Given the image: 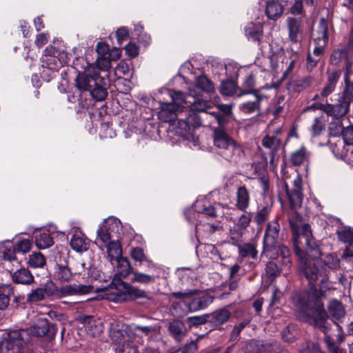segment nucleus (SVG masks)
Listing matches in <instances>:
<instances>
[{
	"mask_svg": "<svg viewBox=\"0 0 353 353\" xmlns=\"http://www.w3.org/2000/svg\"><path fill=\"white\" fill-rule=\"evenodd\" d=\"M285 191L287 195L291 213L288 219L292 233V243L296 255L299 259V270L301 274L308 281L307 290L296 293L292 301L294 305L301 311H312L313 319H319V314L313 305V296H316L323 306L321 300L320 292L316 288L314 282H319L321 291L325 292L332 288L329 281V270L334 271L340 268V259L334 254H330L319 261L321 255L319 246L314 239L310 226L303 222L302 216L296 212L301 206L303 195L302 193V180L297 176L293 181V187L290 189L285 183ZM324 309V307H323Z\"/></svg>",
	"mask_w": 353,
	"mask_h": 353,
	"instance_id": "obj_1",
	"label": "nucleus"
},
{
	"mask_svg": "<svg viewBox=\"0 0 353 353\" xmlns=\"http://www.w3.org/2000/svg\"><path fill=\"white\" fill-rule=\"evenodd\" d=\"M313 305L316 309L319 314V319H312V324L315 327H318L325 334V342L329 350L330 353H345V351L339 348L336 343H341L344 340V334L342 327L336 322L332 323L327 321V314L322 304L317 301L316 296H312Z\"/></svg>",
	"mask_w": 353,
	"mask_h": 353,
	"instance_id": "obj_2",
	"label": "nucleus"
},
{
	"mask_svg": "<svg viewBox=\"0 0 353 353\" xmlns=\"http://www.w3.org/2000/svg\"><path fill=\"white\" fill-rule=\"evenodd\" d=\"M114 291L110 293L108 299L116 303L143 299L141 303H147L153 301V297L146 291L123 281L121 278L114 275L110 283Z\"/></svg>",
	"mask_w": 353,
	"mask_h": 353,
	"instance_id": "obj_3",
	"label": "nucleus"
},
{
	"mask_svg": "<svg viewBox=\"0 0 353 353\" xmlns=\"http://www.w3.org/2000/svg\"><path fill=\"white\" fill-rule=\"evenodd\" d=\"M29 341L30 334L28 330H11L0 341V353H33Z\"/></svg>",
	"mask_w": 353,
	"mask_h": 353,
	"instance_id": "obj_4",
	"label": "nucleus"
},
{
	"mask_svg": "<svg viewBox=\"0 0 353 353\" xmlns=\"http://www.w3.org/2000/svg\"><path fill=\"white\" fill-rule=\"evenodd\" d=\"M170 95L172 102H160L159 118L163 122L171 123L176 119L181 107L187 102L185 99V93L182 92L171 90Z\"/></svg>",
	"mask_w": 353,
	"mask_h": 353,
	"instance_id": "obj_5",
	"label": "nucleus"
},
{
	"mask_svg": "<svg viewBox=\"0 0 353 353\" xmlns=\"http://www.w3.org/2000/svg\"><path fill=\"white\" fill-rule=\"evenodd\" d=\"M279 256L284 267L290 270L292 266V254L289 248L279 241H263V251L261 256L274 260Z\"/></svg>",
	"mask_w": 353,
	"mask_h": 353,
	"instance_id": "obj_6",
	"label": "nucleus"
},
{
	"mask_svg": "<svg viewBox=\"0 0 353 353\" xmlns=\"http://www.w3.org/2000/svg\"><path fill=\"white\" fill-rule=\"evenodd\" d=\"M122 230L120 220L114 216L105 219L97 230L96 243L106 245L111 239L118 238Z\"/></svg>",
	"mask_w": 353,
	"mask_h": 353,
	"instance_id": "obj_7",
	"label": "nucleus"
},
{
	"mask_svg": "<svg viewBox=\"0 0 353 353\" xmlns=\"http://www.w3.org/2000/svg\"><path fill=\"white\" fill-rule=\"evenodd\" d=\"M197 93L194 89H190L189 97H192L193 101H188V96L185 94V99H186V103H190V110L196 112H202L205 114V116L208 114L212 115L216 123L221 125L225 123V117L219 113V112L209 111L213 107V103L210 101L203 100L200 99H196L195 95Z\"/></svg>",
	"mask_w": 353,
	"mask_h": 353,
	"instance_id": "obj_8",
	"label": "nucleus"
},
{
	"mask_svg": "<svg viewBox=\"0 0 353 353\" xmlns=\"http://www.w3.org/2000/svg\"><path fill=\"white\" fill-rule=\"evenodd\" d=\"M185 216L188 221L193 223V219H196L201 216L207 219H212L217 216L216 208L205 199H198L193 205V208L185 212Z\"/></svg>",
	"mask_w": 353,
	"mask_h": 353,
	"instance_id": "obj_9",
	"label": "nucleus"
},
{
	"mask_svg": "<svg viewBox=\"0 0 353 353\" xmlns=\"http://www.w3.org/2000/svg\"><path fill=\"white\" fill-rule=\"evenodd\" d=\"M110 336L119 345L117 348V353H138L137 347L129 340L130 330L114 328L110 332Z\"/></svg>",
	"mask_w": 353,
	"mask_h": 353,
	"instance_id": "obj_10",
	"label": "nucleus"
},
{
	"mask_svg": "<svg viewBox=\"0 0 353 353\" xmlns=\"http://www.w3.org/2000/svg\"><path fill=\"white\" fill-rule=\"evenodd\" d=\"M58 294V288L50 280L45 283L41 288H37L28 294L27 301L37 303L43 300L46 297L54 296Z\"/></svg>",
	"mask_w": 353,
	"mask_h": 353,
	"instance_id": "obj_11",
	"label": "nucleus"
},
{
	"mask_svg": "<svg viewBox=\"0 0 353 353\" xmlns=\"http://www.w3.org/2000/svg\"><path fill=\"white\" fill-rule=\"evenodd\" d=\"M100 76L96 72L94 67L85 69V72L79 73L76 78V86L79 90L90 91L94 85L97 84V79Z\"/></svg>",
	"mask_w": 353,
	"mask_h": 353,
	"instance_id": "obj_12",
	"label": "nucleus"
},
{
	"mask_svg": "<svg viewBox=\"0 0 353 353\" xmlns=\"http://www.w3.org/2000/svg\"><path fill=\"white\" fill-rule=\"evenodd\" d=\"M203 118L191 110L184 119L181 118L178 121V128L181 130V134L185 135L190 133L191 130L198 128L203 124Z\"/></svg>",
	"mask_w": 353,
	"mask_h": 353,
	"instance_id": "obj_13",
	"label": "nucleus"
},
{
	"mask_svg": "<svg viewBox=\"0 0 353 353\" xmlns=\"http://www.w3.org/2000/svg\"><path fill=\"white\" fill-rule=\"evenodd\" d=\"M350 101L344 94H339L337 103L334 105L328 103L327 114L336 119L344 117L350 109Z\"/></svg>",
	"mask_w": 353,
	"mask_h": 353,
	"instance_id": "obj_14",
	"label": "nucleus"
},
{
	"mask_svg": "<svg viewBox=\"0 0 353 353\" xmlns=\"http://www.w3.org/2000/svg\"><path fill=\"white\" fill-rule=\"evenodd\" d=\"M288 37L290 41L297 45L299 37L303 33V17H289L286 19Z\"/></svg>",
	"mask_w": 353,
	"mask_h": 353,
	"instance_id": "obj_15",
	"label": "nucleus"
},
{
	"mask_svg": "<svg viewBox=\"0 0 353 353\" xmlns=\"http://www.w3.org/2000/svg\"><path fill=\"white\" fill-rule=\"evenodd\" d=\"M197 291L187 300L190 312H197L206 308L213 301V297L208 294H198Z\"/></svg>",
	"mask_w": 353,
	"mask_h": 353,
	"instance_id": "obj_16",
	"label": "nucleus"
},
{
	"mask_svg": "<svg viewBox=\"0 0 353 353\" xmlns=\"http://www.w3.org/2000/svg\"><path fill=\"white\" fill-rule=\"evenodd\" d=\"M58 331L55 323H50L46 319H40L32 328V332L37 336H43L46 334L50 338L54 337Z\"/></svg>",
	"mask_w": 353,
	"mask_h": 353,
	"instance_id": "obj_17",
	"label": "nucleus"
},
{
	"mask_svg": "<svg viewBox=\"0 0 353 353\" xmlns=\"http://www.w3.org/2000/svg\"><path fill=\"white\" fill-rule=\"evenodd\" d=\"M218 153L228 161H239L243 154L242 145L234 140Z\"/></svg>",
	"mask_w": 353,
	"mask_h": 353,
	"instance_id": "obj_18",
	"label": "nucleus"
},
{
	"mask_svg": "<svg viewBox=\"0 0 353 353\" xmlns=\"http://www.w3.org/2000/svg\"><path fill=\"white\" fill-rule=\"evenodd\" d=\"M0 258L5 262L12 263L16 268L20 263L16 257L14 245L10 241H4L0 243Z\"/></svg>",
	"mask_w": 353,
	"mask_h": 353,
	"instance_id": "obj_19",
	"label": "nucleus"
},
{
	"mask_svg": "<svg viewBox=\"0 0 353 353\" xmlns=\"http://www.w3.org/2000/svg\"><path fill=\"white\" fill-rule=\"evenodd\" d=\"M281 133V130L278 129L276 134H268L262 139V145L270 150V163H273L274 161L275 154L279 150L281 145V140L278 137V135Z\"/></svg>",
	"mask_w": 353,
	"mask_h": 353,
	"instance_id": "obj_20",
	"label": "nucleus"
},
{
	"mask_svg": "<svg viewBox=\"0 0 353 353\" xmlns=\"http://www.w3.org/2000/svg\"><path fill=\"white\" fill-rule=\"evenodd\" d=\"M231 312L226 308H221L208 314V323L213 329H220L230 318Z\"/></svg>",
	"mask_w": 353,
	"mask_h": 353,
	"instance_id": "obj_21",
	"label": "nucleus"
},
{
	"mask_svg": "<svg viewBox=\"0 0 353 353\" xmlns=\"http://www.w3.org/2000/svg\"><path fill=\"white\" fill-rule=\"evenodd\" d=\"M235 206L241 211L246 212L250 202V194L245 185L239 186L235 193Z\"/></svg>",
	"mask_w": 353,
	"mask_h": 353,
	"instance_id": "obj_22",
	"label": "nucleus"
},
{
	"mask_svg": "<svg viewBox=\"0 0 353 353\" xmlns=\"http://www.w3.org/2000/svg\"><path fill=\"white\" fill-rule=\"evenodd\" d=\"M213 141L214 146L217 148L218 152H220L231 143L234 139L220 125L214 129Z\"/></svg>",
	"mask_w": 353,
	"mask_h": 353,
	"instance_id": "obj_23",
	"label": "nucleus"
},
{
	"mask_svg": "<svg viewBox=\"0 0 353 353\" xmlns=\"http://www.w3.org/2000/svg\"><path fill=\"white\" fill-rule=\"evenodd\" d=\"M248 347L252 349V353H288L287 350H280L271 344L263 343L259 341H251Z\"/></svg>",
	"mask_w": 353,
	"mask_h": 353,
	"instance_id": "obj_24",
	"label": "nucleus"
},
{
	"mask_svg": "<svg viewBox=\"0 0 353 353\" xmlns=\"http://www.w3.org/2000/svg\"><path fill=\"white\" fill-rule=\"evenodd\" d=\"M283 6L279 0H268L265 5V14L269 19L276 21L283 13Z\"/></svg>",
	"mask_w": 353,
	"mask_h": 353,
	"instance_id": "obj_25",
	"label": "nucleus"
},
{
	"mask_svg": "<svg viewBox=\"0 0 353 353\" xmlns=\"http://www.w3.org/2000/svg\"><path fill=\"white\" fill-rule=\"evenodd\" d=\"M264 98L263 95L256 94H254L253 100L241 103L239 105V109L244 114H250L256 113V114H259L261 113L260 103Z\"/></svg>",
	"mask_w": 353,
	"mask_h": 353,
	"instance_id": "obj_26",
	"label": "nucleus"
},
{
	"mask_svg": "<svg viewBox=\"0 0 353 353\" xmlns=\"http://www.w3.org/2000/svg\"><path fill=\"white\" fill-rule=\"evenodd\" d=\"M107 85V79H105V77H99L97 79V84L94 85L90 91L93 99L99 101H103L108 95Z\"/></svg>",
	"mask_w": 353,
	"mask_h": 353,
	"instance_id": "obj_27",
	"label": "nucleus"
},
{
	"mask_svg": "<svg viewBox=\"0 0 353 353\" xmlns=\"http://www.w3.org/2000/svg\"><path fill=\"white\" fill-rule=\"evenodd\" d=\"M12 279L17 284L30 285L33 283L34 276L28 269L21 268L13 272Z\"/></svg>",
	"mask_w": 353,
	"mask_h": 353,
	"instance_id": "obj_28",
	"label": "nucleus"
},
{
	"mask_svg": "<svg viewBox=\"0 0 353 353\" xmlns=\"http://www.w3.org/2000/svg\"><path fill=\"white\" fill-rule=\"evenodd\" d=\"M280 230L279 217H276L268 223L263 241H279Z\"/></svg>",
	"mask_w": 353,
	"mask_h": 353,
	"instance_id": "obj_29",
	"label": "nucleus"
},
{
	"mask_svg": "<svg viewBox=\"0 0 353 353\" xmlns=\"http://www.w3.org/2000/svg\"><path fill=\"white\" fill-rule=\"evenodd\" d=\"M330 149L334 156L339 159L348 157V149L346 148V143L341 138H338L336 141L330 140Z\"/></svg>",
	"mask_w": 353,
	"mask_h": 353,
	"instance_id": "obj_30",
	"label": "nucleus"
},
{
	"mask_svg": "<svg viewBox=\"0 0 353 353\" xmlns=\"http://www.w3.org/2000/svg\"><path fill=\"white\" fill-rule=\"evenodd\" d=\"M97 244L101 249H103V247L107 248L108 254L111 261H116L122 257V250L117 241L111 239L106 245H102L101 243Z\"/></svg>",
	"mask_w": 353,
	"mask_h": 353,
	"instance_id": "obj_31",
	"label": "nucleus"
},
{
	"mask_svg": "<svg viewBox=\"0 0 353 353\" xmlns=\"http://www.w3.org/2000/svg\"><path fill=\"white\" fill-rule=\"evenodd\" d=\"M170 312L173 316L181 318L190 312L187 300L174 301L170 307Z\"/></svg>",
	"mask_w": 353,
	"mask_h": 353,
	"instance_id": "obj_32",
	"label": "nucleus"
},
{
	"mask_svg": "<svg viewBox=\"0 0 353 353\" xmlns=\"http://www.w3.org/2000/svg\"><path fill=\"white\" fill-rule=\"evenodd\" d=\"M41 61L43 63V67H46L51 70H55L63 63L66 64L68 63L67 57H55L48 55L46 57H42Z\"/></svg>",
	"mask_w": 353,
	"mask_h": 353,
	"instance_id": "obj_33",
	"label": "nucleus"
},
{
	"mask_svg": "<svg viewBox=\"0 0 353 353\" xmlns=\"http://www.w3.org/2000/svg\"><path fill=\"white\" fill-rule=\"evenodd\" d=\"M245 35L248 39L259 42L263 36V28L259 23H249L245 28Z\"/></svg>",
	"mask_w": 353,
	"mask_h": 353,
	"instance_id": "obj_34",
	"label": "nucleus"
},
{
	"mask_svg": "<svg viewBox=\"0 0 353 353\" xmlns=\"http://www.w3.org/2000/svg\"><path fill=\"white\" fill-rule=\"evenodd\" d=\"M14 294L13 288L10 285H0V310H3L9 305L10 297Z\"/></svg>",
	"mask_w": 353,
	"mask_h": 353,
	"instance_id": "obj_35",
	"label": "nucleus"
},
{
	"mask_svg": "<svg viewBox=\"0 0 353 353\" xmlns=\"http://www.w3.org/2000/svg\"><path fill=\"white\" fill-rule=\"evenodd\" d=\"M168 331L171 336L179 341L185 333V326L183 321L176 319L172 321L168 327Z\"/></svg>",
	"mask_w": 353,
	"mask_h": 353,
	"instance_id": "obj_36",
	"label": "nucleus"
},
{
	"mask_svg": "<svg viewBox=\"0 0 353 353\" xmlns=\"http://www.w3.org/2000/svg\"><path fill=\"white\" fill-rule=\"evenodd\" d=\"M54 277L61 283L68 282L72 278V272L66 265H57L55 266Z\"/></svg>",
	"mask_w": 353,
	"mask_h": 353,
	"instance_id": "obj_37",
	"label": "nucleus"
},
{
	"mask_svg": "<svg viewBox=\"0 0 353 353\" xmlns=\"http://www.w3.org/2000/svg\"><path fill=\"white\" fill-rule=\"evenodd\" d=\"M310 157V152L305 147H301L291 154V162L294 166H299L307 161Z\"/></svg>",
	"mask_w": 353,
	"mask_h": 353,
	"instance_id": "obj_38",
	"label": "nucleus"
},
{
	"mask_svg": "<svg viewBox=\"0 0 353 353\" xmlns=\"http://www.w3.org/2000/svg\"><path fill=\"white\" fill-rule=\"evenodd\" d=\"M71 248L79 252H82L88 250V243H86L83 235L80 234H76L72 236L70 239Z\"/></svg>",
	"mask_w": 353,
	"mask_h": 353,
	"instance_id": "obj_39",
	"label": "nucleus"
},
{
	"mask_svg": "<svg viewBox=\"0 0 353 353\" xmlns=\"http://www.w3.org/2000/svg\"><path fill=\"white\" fill-rule=\"evenodd\" d=\"M255 88V78L254 76L251 73L245 77L241 88L240 89V93L238 94V97L242 95L253 93Z\"/></svg>",
	"mask_w": 353,
	"mask_h": 353,
	"instance_id": "obj_40",
	"label": "nucleus"
},
{
	"mask_svg": "<svg viewBox=\"0 0 353 353\" xmlns=\"http://www.w3.org/2000/svg\"><path fill=\"white\" fill-rule=\"evenodd\" d=\"M195 88L207 93L213 92L214 90L213 83L205 75L199 76L196 79Z\"/></svg>",
	"mask_w": 353,
	"mask_h": 353,
	"instance_id": "obj_41",
	"label": "nucleus"
},
{
	"mask_svg": "<svg viewBox=\"0 0 353 353\" xmlns=\"http://www.w3.org/2000/svg\"><path fill=\"white\" fill-rule=\"evenodd\" d=\"M328 311L330 315L336 320L344 317L345 314V310L343 304L337 300L330 301Z\"/></svg>",
	"mask_w": 353,
	"mask_h": 353,
	"instance_id": "obj_42",
	"label": "nucleus"
},
{
	"mask_svg": "<svg viewBox=\"0 0 353 353\" xmlns=\"http://www.w3.org/2000/svg\"><path fill=\"white\" fill-rule=\"evenodd\" d=\"M220 81L221 82L220 87V92L225 96H232L236 92L238 88L237 85L234 80H226L221 77Z\"/></svg>",
	"mask_w": 353,
	"mask_h": 353,
	"instance_id": "obj_43",
	"label": "nucleus"
},
{
	"mask_svg": "<svg viewBox=\"0 0 353 353\" xmlns=\"http://www.w3.org/2000/svg\"><path fill=\"white\" fill-rule=\"evenodd\" d=\"M327 23L325 19H321L318 25V29L316 31V37L314 39L315 41L319 43H323V45H326L328 41L327 34Z\"/></svg>",
	"mask_w": 353,
	"mask_h": 353,
	"instance_id": "obj_44",
	"label": "nucleus"
},
{
	"mask_svg": "<svg viewBox=\"0 0 353 353\" xmlns=\"http://www.w3.org/2000/svg\"><path fill=\"white\" fill-rule=\"evenodd\" d=\"M36 245L39 249H46L50 247L53 243V239L47 232H41L35 236Z\"/></svg>",
	"mask_w": 353,
	"mask_h": 353,
	"instance_id": "obj_45",
	"label": "nucleus"
},
{
	"mask_svg": "<svg viewBox=\"0 0 353 353\" xmlns=\"http://www.w3.org/2000/svg\"><path fill=\"white\" fill-rule=\"evenodd\" d=\"M156 276L150 275L139 271L132 272V282L143 285H148L155 281Z\"/></svg>",
	"mask_w": 353,
	"mask_h": 353,
	"instance_id": "obj_46",
	"label": "nucleus"
},
{
	"mask_svg": "<svg viewBox=\"0 0 353 353\" xmlns=\"http://www.w3.org/2000/svg\"><path fill=\"white\" fill-rule=\"evenodd\" d=\"M117 272L122 277L128 276L130 273L132 274V268L127 258L121 257L117 260Z\"/></svg>",
	"mask_w": 353,
	"mask_h": 353,
	"instance_id": "obj_47",
	"label": "nucleus"
},
{
	"mask_svg": "<svg viewBox=\"0 0 353 353\" xmlns=\"http://www.w3.org/2000/svg\"><path fill=\"white\" fill-rule=\"evenodd\" d=\"M92 65L94 67L95 71L99 76V71H108L111 67V61L107 57H98L95 63H88V68H90Z\"/></svg>",
	"mask_w": 353,
	"mask_h": 353,
	"instance_id": "obj_48",
	"label": "nucleus"
},
{
	"mask_svg": "<svg viewBox=\"0 0 353 353\" xmlns=\"http://www.w3.org/2000/svg\"><path fill=\"white\" fill-rule=\"evenodd\" d=\"M239 254L241 257L250 256L252 259H256L258 254L256 247L254 243H245L239 245Z\"/></svg>",
	"mask_w": 353,
	"mask_h": 353,
	"instance_id": "obj_49",
	"label": "nucleus"
},
{
	"mask_svg": "<svg viewBox=\"0 0 353 353\" xmlns=\"http://www.w3.org/2000/svg\"><path fill=\"white\" fill-rule=\"evenodd\" d=\"M221 72H224V75L226 80H234L236 78L239 72V68L234 64L229 63L227 65H219Z\"/></svg>",
	"mask_w": 353,
	"mask_h": 353,
	"instance_id": "obj_50",
	"label": "nucleus"
},
{
	"mask_svg": "<svg viewBox=\"0 0 353 353\" xmlns=\"http://www.w3.org/2000/svg\"><path fill=\"white\" fill-rule=\"evenodd\" d=\"M28 263L29 266L33 268H43L46 263V260L41 252H33L29 256Z\"/></svg>",
	"mask_w": 353,
	"mask_h": 353,
	"instance_id": "obj_51",
	"label": "nucleus"
},
{
	"mask_svg": "<svg viewBox=\"0 0 353 353\" xmlns=\"http://www.w3.org/2000/svg\"><path fill=\"white\" fill-rule=\"evenodd\" d=\"M347 49H336L332 52L330 58V62L332 65H338L341 61L345 60L348 57Z\"/></svg>",
	"mask_w": 353,
	"mask_h": 353,
	"instance_id": "obj_52",
	"label": "nucleus"
},
{
	"mask_svg": "<svg viewBox=\"0 0 353 353\" xmlns=\"http://www.w3.org/2000/svg\"><path fill=\"white\" fill-rule=\"evenodd\" d=\"M131 255L133 259L139 262L145 261L147 263V267L148 268L153 267L154 264L150 260H148L146 256L145 255L143 249L140 248H133L131 252Z\"/></svg>",
	"mask_w": 353,
	"mask_h": 353,
	"instance_id": "obj_53",
	"label": "nucleus"
},
{
	"mask_svg": "<svg viewBox=\"0 0 353 353\" xmlns=\"http://www.w3.org/2000/svg\"><path fill=\"white\" fill-rule=\"evenodd\" d=\"M208 317V314L200 316H193L188 317L186 321L190 327H196L208 323L209 320Z\"/></svg>",
	"mask_w": 353,
	"mask_h": 353,
	"instance_id": "obj_54",
	"label": "nucleus"
},
{
	"mask_svg": "<svg viewBox=\"0 0 353 353\" xmlns=\"http://www.w3.org/2000/svg\"><path fill=\"white\" fill-rule=\"evenodd\" d=\"M271 210V206L268 205L264 206L262 209L259 210L255 215L254 218V221L259 225L262 224L269 216Z\"/></svg>",
	"mask_w": 353,
	"mask_h": 353,
	"instance_id": "obj_55",
	"label": "nucleus"
},
{
	"mask_svg": "<svg viewBox=\"0 0 353 353\" xmlns=\"http://www.w3.org/2000/svg\"><path fill=\"white\" fill-rule=\"evenodd\" d=\"M340 241L344 243L353 242V229L351 228H345L343 230L337 232Z\"/></svg>",
	"mask_w": 353,
	"mask_h": 353,
	"instance_id": "obj_56",
	"label": "nucleus"
},
{
	"mask_svg": "<svg viewBox=\"0 0 353 353\" xmlns=\"http://www.w3.org/2000/svg\"><path fill=\"white\" fill-rule=\"evenodd\" d=\"M344 128L343 127L342 122L339 119L336 121L330 123L329 131L330 135L336 137H339L343 132Z\"/></svg>",
	"mask_w": 353,
	"mask_h": 353,
	"instance_id": "obj_57",
	"label": "nucleus"
},
{
	"mask_svg": "<svg viewBox=\"0 0 353 353\" xmlns=\"http://www.w3.org/2000/svg\"><path fill=\"white\" fill-rule=\"evenodd\" d=\"M16 252L26 254L30 252L32 248V243L28 239H22L19 241L16 245H14Z\"/></svg>",
	"mask_w": 353,
	"mask_h": 353,
	"instance_id": "obj_58",
	"label": "nucleus"
},
{
	"mask_svg": "<svg viewBox=\"0 0 353 353\" xmlns=\"http://www.w3.org/2000/svg\"><path fill=\"white\" fill-rule=\"evenodd\" d=\"M76 294V285H68L58 289V294L54 295V297L60 299L63 296Z\"/></svg>",
	"mask_w": 353,
	"mask_h": 353,
	"instance_id": "obj_59",
	"label": "nucleus"
},
{
	"mask_svg": "<svg viewBox=\"0 0 353 353\" xmlns=\"http://www.w3.org/2000/svg\"><path fill=\"white\" fill-rule=\"evenodd\" d=\"M296 334V331L293 325H288L283 329L281 333L283 339L287 342L292 341Z\"/></svg>",
	"mask_w": 353,
	"mask_h": 353,
	"instance_id": "obj_60",
	"label": "nucleus"
},
{
	"mask_svg": "<svg viewBox=\"0 0 353 353\" xmlns=\"http://www.w3.org/2000/svg\"><path fill=\"white\" fill-rule=\"evenodd\" d=\"M314 78L311 76L306 77L304 79L296 81L294 89L297 92H301L309 88L313 83Z\"/></svg>",
	"mask_w": 353,
	"mask_h": 353,
	"instance_id": "obj_61",
	"label": "nucleus"
},
{
	"mask_svg": "<svg viewBox=\"0 0 353 353\" xmlns=\"http://www.w3.org/2000/svg\"><path fill=\"white\" fill-rule=\"evenodd\" d=\"M265 271L269 277H276L281 273V268L274 261H269L266 264Z\"/></svg>",
	"mask_w": 353,
	"mask_h": 353,
	"instance_id": "obj_62",
	"label": "nucleus"
},
{
	"mask_svg": "<svg viewBox=\"0 0 353 353\" xmlns=\"http://www.w3.org/2000/svg\"><path fill=\"white\" fill-rule=\"evenodd\" d=\"M323 129V117H316L311 126V132L313 136L320 134Z\"/></svg>",
	"mask_w": 353,
	"mask_h": 353,
	"instance_id": "obj_63",
	"label": "nucleus"
},
{
	"mask_svg": "<svg viewBox=\"0 0 353 353\" xmlns=\"http://www.w3.org/2000/svg\"><path fill=\"white\" fill-rule=\"evenodd\" d=\"M344 142L347 146L353 145V128L352 126L347 127L344 129L342 133Z\"/></svg>",
	"mask_w": 353,
	"mask_h": 353,
	"instance_id": "obj_64",
	"label": "nucleus"
}]
</instances>
